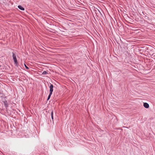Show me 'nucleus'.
<instances>
[{
    "instance_id": "nucleus-4",
    "label": "nucleus",
    "mask_w": 155,
    "mask_h": 155,
    "mask_svg": "<svg viewBox=\"0 0 155 155\" xmlns=\"http://www.w3.org/2000/svg\"><path fill=\"white\" fill-rule=\"evenodd\" d=\"M4 104L5 107L7 108L8 107V104L6 101L3 102Z\"/></svg>"
},
{
    "instance_id": "nucleus-6",
    "label": "nucleus",
    "mask_w": 155,
    "mask_h": 155,
    "mask_svg": "<svg viewBox=\"0 0 155 155\" xmlns=\"http://www.w3.org/2000/svg\"><path fill=\"white\" fill-rule=\"evenodd\" d=\"M51 95H52V94L49 93V95L48 96V97L47 100H48L49 99Z\"/></svg>"
},
{
    "instance_id": "nucleus-5",
    "label": "nucleus",
    "mask_w": 155,
    "mask_h": 155,
    "mask_svg": "<svg viewBox=\"0 0 155 155\" xmlns=\"http://www.w3.org/2000/svg\"><path fill=\"white\" fill-rule=\"evenodd\" d=\"M18 8L19 9L22 11H24L25 10L24 8L22 6L20 5L18 6Z\"/></svg>"
},
{
    "instance_id": "nucleus-7",
    "label": "nucleus",
    "mask_w": 155,
    "mask_h": 155,
    "mask_svg": "<svg viewBox=\"0 0 155 155\" xmlns=\"http://www.w3.org/2000/svg\"><path fill=\"white\" fill-rule=\"evenodd\" d=\"M53 111H52L51 112V118L53 120Z\"/></svg>"
},
{
    "instance_id": "nucleus-12",
    "label": "nucleus",
    "mask_w": 155,
    "mask_h": 155,
    "mask_svg": "<svg viewBox=\"0 0 155 155\" xmlns=\"http://www.w3.org/2000/svg\"><path fill=\"white\" fill-rule=\"evenodd\" d=\"M1 67V66L0 65V67Z\"/></svg>"
},
{
    "instance_id": "nucleus-1",
    "label": "nucleus",
    "mask_w": 155,
    "mask_h": 155,
    "mask_svg": "<svg viewBox=\"0 0 155 155\" xmlns=\"http://www.w3.org/2000/svg\"><path fill=\"white\" fill-rule=\"evenodd\" d=\"M12 57L15 63L17 64L18 63V61L16 58V54L12 52Z\"/></svg>"
},
{
    "instance_id": "nucleus-2",
    "label": "nucleus",
    "mask_w": 155,
    "mask_h": 155,
    "mask_svg": "<svg viewBox=\"0 0 155 155\" xmlns=\"http://www.w3.org/2000/svg\"><path fill=\"white\" fill-rule=\"evenodd\" d=\"M50 88V93L52 94L53 91V85L52 84H50V85L49 87Z\"/></svg>"
},
{
    "instance_id": "nucleus-3",
    "label": "nucleus",
    "mask_w": 155,
    "mask_h": 155,
    "mask_svg": "<svg viewBox=\"0 0 155 155\" xmlns=\"http://www.w3.org/2000/svg\"><path fill=\"white\" fill-rule=\"evenodd\" d=\"M143 106L146 108H148L149 107V104L147 103H143Z\"/></svg>"
},
{
    "instance_id": "nucleus-8",
    "label": "nucleus",
    "mask_w": 155,
    "mask_h": 155,
    "mask_svg": "<svg viewBox=\"0 0 155 155\" xmlns=\"http://www.w3.org/2000/svg\"><path fill=\"white\" fill-rule=\"evenodd\" d=\"M48 73L46 71H44L43 72L42 74H46Z\"/></svg>"
},
{
    "instance_id": "nucleus-9",
    "label": "nucleus",
    "mask_w": 155,
    "mask_h": 155,
    "mask_svg": "<svg viewBox=\"0 0 155 155\" xmlns=\"http://www.w3.org/2000/svg\"><path fill=\"white\" fill-rule=\"evenodd\" d=\"M25 65V67L27 69H29V68L26 66V65L25 64H24Z\"/></svg>"
},
{
    "instance_id": "nucleus-10",
    "label": "nucleus",
    "mask_w": 155,
    "mask_h": 155,
    "mask_svg": "<svg viewBox=\"0 0 155 155\" xmlns=\"http://www.w3.org/2000/svg\"><path fill=\"white\" fill-rule=\"evenodd\" d=\"M80 23V22L78 21V26H79V23Z\"/></svg>"
},
{
    "instance_id": "nucleus-11",
    "label": "nucleus",
    "mask_w": 155,
    "mask_h": 155,
    "mask_svg": "<svg viewBox=\"0 0 155 155\" xmlns=\"http://www.w3.org/2000/svg\"><path fill=\"white\" fill-rule=\"evenodd\" d=\"M80 42V41L78 40V44H79L78 43Z\"/></svg>"
}]
</instances>
